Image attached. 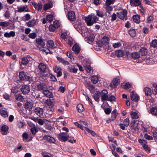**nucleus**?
I'll list each match as a JSON object with an SVG mask.
<instances>
[{"label": "nucleus", "instance_id": "41", "mask_svg": "<svg viewBox=\"0 0 157 157\" xmlns=\"http://www.w3.org/2000/svg\"><path fill=\"white\" fill-rule=\"evenodd\" d=\"M115 100L116 98L114 96L112 95L108 94L107 99L106 101L112 102L115 101Z\"/></svg>", "mask_w": 157, "mask_h": 157}, {"label": "nucleus", "instance_id": "34", "mask_svg": "<svg viewBox=\"0 0 157 157\" xmlns=\"http://www.w3.org/2000/svg\"><path fill=\"white\" fill-rule=\"evenodd\" d=\"M100 95V92L99 91H96L94 96V99L96 101H98Z\"/></svg>", "mask_w": 157, "mask_h": 157}, {"label": "nucleus", "instance_id": "30", "mask_svg": "<svg viewBox=\"0 0 157 157\" xmlns=\"http://www.w3.org/2000/svg\"><path fill=\"white\" fill-rule=\"evenodd\" d=\"M138 124L139 123L137 121H133L131 123L132 128L134 129L138 128Z\"/></svg>", "mask_w": 157, "mask_h": 157}, {"label": "nucleus", "instance_id": "47", "mask_svg": "<svg viewBox=\"0 0 157 157\" xmlns=\"http://www.w3.org/2000/svg\"><path fill=\"white\" fill-rule=\"evenodd\" d=\"M154 20L153 14L151 13V15L149 16L147 19V23H150L151 22Z\"/></svg>", "mask_w": 157, "mask_h": 157}, {"label": "nucleus", "instance_id": "56", "mask_svg": "<svg viewBox=\"0 0 157 157\" xmlns=\"http://www.w3.org/2000/svg\"><path fill=\"white\" fill-rule=\"evenodd\" d=\"M3 97L6 100L10 101V96L6 93H5L3 95Z\"/></svg>", "mask_w": 157, "mask_h": 157}, {"label": "nucleus", "instance_id": "55", "mask_svg": "<svg viewBox=\"0 0 157 157\" xmlns=\"http://www.w3.org/2000/svg\"><path fill=\"white\" fill-rule=\"evenodd\" d=\"M143 147L144 150L146 151H147L148 152H150V147H148L147 145L145 144H143Z\"/></svg>", "mask_w": 157, "mask_h": 157}, {"label": "nucleus", "instance_id": "7", "mask_svg": "<svg viewBox=\"0 0 157 157\" xmlns=\"http://www.w3.org/2000/svg\"><path fill=\"white\" fill-rule=\"evenodd\" d=\"M36 40L35 42L36 43V45L40 48L42 47L43 48H44V46H45V43L44 40Z\"/></svg>", "mask_w": 157, "mask_h": 157}, {"label": "nucleus", "instance_id": "23", "mask_svg": "<svg viewBox=\"0 0 157 157\" xmlns=\"http://www.w3.org/2000/svg\"><path fill=\"white\" fill-rule=\"evenodd\" d=\"M15 33L14 31H11L9 33L6 32L4 34L5 37L7 38H9L11 37H13L15 36Z\"/></svg>", "mask_w": 157, "mask_h": 157}, {"label": "nucleus", "instance_id": "63", "mask_svg": "<svg viewBox=\"0 0 157 157\" xmlns=\"http://www.w3.org/2000/svg\"><path fill=\"white\" fill-rule=\"evenodd\" d=\"M115 0H106V4L108 6L113 4L114 3Z\"/></svg>", "mask_w": 157, "mask_h": 157}, {"label": "nucleus", "instance_id": "25", "mask_svg": "<svg viewBox=\"0 0 157 157\" xmlns=\"http://www.w3.org/2000/svg\"><path fill=\"white\" fill-rule=\"evenodd\" d=\"M119 80L118 79H114L113 83L111 84L112 87L115 88L119 84Z\"/></svg>", "mask_w": 157, "mask_h": 157}, {"label": "nucleus", "instance_id": "22", "mask_svg": "<svg viewBox=\"0 0 157 157\" xmlns=\"http://www.w3.org/2000/svg\"><path fill=\"white\" fill-rule=\"evenodd\" d=\"M38 68L40 71L44 72L46 70V65L42 63H41L39 64Z\"/></svg>", "mask_w": 157, "mask_h": 157}, {"label": "nucleus", "instance_id": "29", "mask_svg": "<svg viewBox=\"0 0 157 157\" xmlns=\"http://www.w3.org/2000/svg\"><path fill=\"white\" fill-rule=\"evenodd\" d=\"M98 81V78L97 75H93L91 77V82L94 84H96Z\"/></svg>", "mask_w": 157, "mask_h": 157}, {"label": "nucleus", "instance_id": "27", "mask_svg": "<svg viewBox=\"0 0 157 157\" xmlns=\"http://www.w3.org/2000/svg\"><path fill=\"white\" fill-rule=\"evenodd\" d=\"M67 69L70 72L73 73H76L78 71V68H75L74 65L68 66Z\"/></svg>", "mask_w": 157, "mask_h": 157}, {"label": "nucleus", "instance_id": "50", "mask_svg": "<svg viewBox=\"0 0 157 157\" xmlns=\"http://www.w3.org/2000/svg\"><path fill=\"white\" fill-rule=\"evenodd\" d=\"M85 130L88 132L89 133H90L93 136H95L96 135L95 133L93 131H92L89 128H87L86 127H84Z\"/></svg>", "mask_w": 157, "mask_h": 157}, {"label": "nucleus", "instance_id": "32", "mask_svg": "<svg viewBox=\"0 0 157 157\" xmlns=\"http://www.w3.org/2000/svg\"><path fill=\"white\" fill-rule=\"evenodd\" d=\"M57 59L59 61L61 62L64 65H69V63L68 61L65 60L63 58L59 57H57Z\"/></svg>", "mask_w": 157, "mask_h": 157}, {"label": "nucleus", "instance_id": "58", "mask_svg": "<svg viewBox=\"0 0 157 157\" xmlns=\"http://www.w3.org/2000/svg\"><path fill=\"white\" fill-rule=\"evenodd\" d=\"M131 86V84L127 82L123 86V88L125 89H127L130 88Z\"/></svg>", "mask_w": 157, "mask_h": 157}, {"label": "nucleus", "instance_id": "35", "mask_svg": "<svg viewBox=\"0 0 157 157\" xmlns=\"http://www.w3.org/2000/svg\"><path fill=\"white\" fill-rule=\"evenodd\" d=\"M118 114V113L117 112V110L116 109L112 111L111 113V119H112V121H114L116 119V117L117 116Z\"/></svg>", "mask_w": 157, "mask_h": 157}, {"label": "nucleus", "instance_id": "60", "mask_svg": "<svg viewBox=\"0 0 157 157\" xmlns=\"http://www.w3.org/2000/svg\"><path fill=\"white\" fill-rule=\"evenodd\" d=\"M129 119L128 118H126L125 119L124 121V124L126 127H127L128 126L129 123Z\"/></svg>", "mask_w": 157, "mask_h": 157}, {"label": "nucleus", "instance_id": "15", "mask_svg": "<svg viewBox=\"0 0 157 157\" xmlns=\"http://www.w3.org/2000/svg\"><path fill=\"white\" fill-rule=\"evenodd\" d=\"M43 139L44 140L50 143H54L56 142V140L54 138L48 136L44 135L43 137Z\"/></svg>", "mask_w": 157, "mask_h": 157}, {"label": "nucleus", "instance_id": "13", "mask_svg": "<svg viewBox=\"0 0 157 157\" xmlns=\"http://www.w3.org/2000/svg\"><path fill=\"white\" fill-rule=\"evenodd\" d=\"M46 46L48 48H55L56 47L52 40H48L47 42Z\"/></svg>", "mask_w": 157, "mask_h": 157}, {"label": "nucleus", "instance_id": "45", "mask_svg": "<svg viewBox=\"0 0 157 157\" xmlns=\"http://www.w3.org/2000/svg\"><path fill=\"white\" fill-rule=\"evenodd\" d=\"M29 60L26 57H24L22 58L21 64L23 65H26L29 62Z\"/></svg>", "mask_w": 157, "mask_h": 157}, {"label": "nucleus", "instance_id": "31", "mask_svg": "<svg viewBox=\"0 0 157 157\" xmlns=\"http://www.w3.org/2000/svg\"><path fill=\"white\" fill-rule=\"evenodd\" d=\"M139 52L141 56H144L147 54V50L146 48H142L140 49Z\"/></svg>", "mask_w": 157, "mask_h": 157}, {"label": "nucleus", "instance_id": "3", "mask_svg": "<svg viewBox=\"0 0 157 157\" xmlns=\"http://www.w3.org/2000/svg\"><path fill=\"white\" fill-rule=\"evenodd\" d=\"M127 13L128 12L126 10L124 9L122 12L117 13V16L121 20H124L125 19V20H126L127 19Z\"/></svg>", "mask_w": 157, "mask_h": 157}, {"label": "nucleus", "instance_id": "14", "mask_svg": "<svg viewBox=\"0 0 157 157\" xmlns=\"http://www.w3.org/2000/svg\"><path fill=\"white\" fill-rule=\"evenodd\" d=\"M131 98L132 101H137L139 98V96L137 94H135V92L132 91L130 94Z\"/></svg>", "mask_w": 157, "mask_h": 157}, {"label": "nucleus", "instance_id": "18", "mask_svg": "<svg viewBox=\"0 0 157 157\" xmlns=\"http://www.w3.org/2000/svg\"><path fill=\"white\" fill-rule=\"evenodd\" d=\"M9 129L8 127L6 125H3L1 128L0 132L3 135H6L7 134L6 132Z\"/></svg>", "mask_w": 157, "mask_h": 157}, {"label": "nucleus", "instance_id": "37", "mask_svg": "<svg viewBox=\"0 0 157 157\" xmlns=\"http://www.w3.org/2000/svg\"><path fill=\"white\" fill-rule=\"evenodd\" d=\"M150 113L152 115L156 116L157 117V108L152 107L150 109Z\"/></svg>", "mask_w": 157, "mask_h": 157}, {"label": "nucleus", "instance_id": "9", "mask_svg": "<svg viewBox=\"0 0 157 157\" xmlns=\"http://www.w3.org/2000/svg\"><path fill=\"white\" fill-rule=\"evenodd\" d=\"M19 77L20 80H28L30 78L29 76H27L25 72L23 71L20 72L19 73Z\"/></svg>", "mask_w": 157, "mask_h": 157}, {"label": "nucleus", "instance_id": "54", "mask_svg": "<svg viewBox=\"0 0 157 157\" xmlns=\"http://www.w3.org/2000/svg\"><path fill=\"white\" fill-rule=\"evenodd\" d=\"M150 45L154 48L157 47V40H152L150 43Z\"/></svg>", "mask_w": 157, "mask_h": 157}, {"label": "nucleus", "instance_id": "1", "mask_svg": "<svg viewBox=\"0 0 157 157\" xmlns=\"http://www.w3.org/2000/svg\"><path fill=\"white\" fill-rule=\"evenodd\" d=\"M99 19V18L94 14L88 15L85 17L84 19L85 22L88 26L93 25L94 24L97 23Z\"/></svg>", "mask_w": 157, "mask_h": 157}, {"label": "nucleus", "instance_id": "53", "mask_svg": "<svg viewBox=\"0 0 157 157\" xmlns=\"http://www.w3.org/2000/svg\"><path fill=\"white\" fill-rule=\"evenodd\" d=\"M131 115L133 119H136L139 117L137 113L135 112H132L131 113Z\"/></svg>", "mask_w": 157, "mask_h": 157}, {"label": "nucleus", "instance_id": "51", "mask_svg": "<svg viewBox=\"0 0 157 157\" xmlns=\"http://www.w3.org/2000/svg\"><path fill=\"white\" fill-rule=\"evenodd\" d=\"M85 69L86 71L88 73H90L92 70V67L89 65H86L85 67Z\"/></svg>", "mask_w": 157, "mask_h": 157}, {"label": "nucleus", "instance_id": "61", "mask_svg": "<svg viewBox=\"0 0 157 157\" xmlns=\"http://www.w3.org/2000/svg\"><path fill=\"white\" fill-rule=\"evenodd\" d=\"M144 137L148 140H152L153 139V137L151 136L148 135L147 134H145L144 135Z\"/></svg>", "mask_w": 157, "mask_h": 157}, {"label": "nucleus", "instance_id": "57", "mask_svg": "<svg viewBox=\"0 0 157 157\" xmlns=\"http://www.w3.org/2000/svg\"><path fill=\"white\" fill-rule=\"evenodd\" d=\"M28 135L26 132L22 134L23 139L24 141H27L28 139Z\"/></svg>", "mask_w": 157, "mask_h": 157}, {"label": "nucleus", "instance_id": "49", "mask_svg": "<svg viewBox=\"0 0 157 157\" xmlns=\"http://www.w3.org/2000/svg\"><path fill=\"white\" fill-rule=\"evenodd\" d=\"M0 113L1 116L4 117H6L8 116V113L5 110H2L0 111Z\"/></svg>", "mask_w": 157, "mask_h": 157}, {"label": "nucleus", "instance_id": "11", "mask_svg": "<svg viewBox=\"0 0 157 157\" xmlns=\"http://www.w3.org/2000/svg\"><path fill=\"white\" fill-rule=\"evenodd\" d=\"M64 134V133H60L58 136V138L59 140L62 141H66L68 139V138H69V136L68 135L67 136H64L63 135V134Z\"/></svg>", "mask_w": 157, "mask_h": 157}, {"label": "nucleus", "instance_id": "2", "mask_svg": "<svg viewBox=\"0 0 157 157\" xmlns=\"http://www.w3.org/2000/svg\"><path fill=\"white\" fill-rule=\"evenodd\" d=\"M47 88V86L46 84L44 82H39L37 83L35 86V89L38 91H43Z\"/></svg>", "mask_w": 157, "mask_h": 157}, {"label": "nucleus", "instance_id": "43", "mask_svg": "<svg viewBox=\"0 0 157 157\" xmlns=\"http://www.w3.org/2000/svg\"><path fill=\"white\" fill-rule=\"evenodd\" d=\"M105 40H98L96 41L97 44L99 47L102 46L103 45H105V43L104 41Z\"/></svg>", "mask_w": 157, "mask_h": 157}, {"label": "nucleus", "instance_id": "19", "mask_svg": "<svg viewBox=\"0 0 157 157\" xmlns=\"http://www.w3.org/2000/svg\"><path fill=\"white\" fill-rule=\"evenodd\" d=\"M60 37L62 39H70L72 38L67 35V32H62L61 33Z\"/></svg>", "mask_w": 157, "mask_h": 157}, {"label": "nucleus", "instance_id": "20", "mask_svg": "<svg viewBox=\"0 0 157 157\" xmlns=\"http://www.w3.org/2000/svg\"><path fill=\"white\" fill-rule=\"evenodd\" d=\"M43 93L47 97L51 98L52 97V92L46 89H45L43 92Z\"/></svg>", "mask_w": 157, "mask_h": 157}, {"label": "nucleus", "instance_id": "59", "mask_svg": "<svg viewBox=\"0 0 157 157\" xmlns=\"http://www.w3.org/2000/svg\"><path fill=\"white\" fill-rule=\"evenodd\" d=\"M36 36V35L35 33H30L29 35V36L31 39H34Z\"/></svg>", "mask_w": 157, "mask_h": 157}, {"label": "nucleus", "instance_id": "52", "mask_svg": "<svg viewBox=\"0 0 157 157\" xmlns=\"http://www.w3.org/2000/svg\"><path fill=\"white\" fill-rule=\"evenodd\" d=\"M1 26L2 27H6L9 26L10 23L8 22L7 21H1Z\"/></svg>", "mask_w": 157, "mask_h": 157}, {"label": "nucleus", "instance_id": "6", "mask_svg": "<svg viewBox=\"0 0 157 157\" xmlns=\"http://www.w3.org/2000/svg\"><path fill=\"white\" fill-rule=\"evenodd\" d=\"M21 90L22 93L24 94L29 93L30 90V87L29 86L27 85H23L21 88Z\"/></svg>", "mask_w": 157, "mask_h": 157}, {"label": "nucleus", "instance_id": "42", "mask_svg": "<svg viewBox=\"0 0 157 157\" xmlns=\"http://www.w3.org/2000/svg\"><path fill=\"white\" fill-rule=\"evenodd\" d=\"M128 33L130 36L132 37H135L136 35L135 30L133 29H130L128 31Z\"/></svg>", "mask_w": 157, "mask_h": 157}, {"label": "nucleus", "instance_id": "8", "mask_svg": "<svg viewBox=\"0 0 157 157\" xmlns=\"http://www.w3.org/2000/svg\"><path fill=\"white\" fill-rule=\"evenodd\" d=\"M130 2L132 6L135 7L140 6L141 4L140 0H130Z\"/></svg>", "mask_w": 157, "mask_h": 157}, {"label": "nucleus", "instance_id": "44", "mask_svg": "<svg viewBox=\"0 0 157 157\" xmlns=\"http://www.w3.org/2000/svg\"><path fill=\"white\" fill-rule=\"evenodd\" d=\"M131 56L133 59H137L140 57V54L137 52H133L131 54Z\"/></svg>", "mask_w": 157, "mask_h": 157}, {"label": "nucleus", "instance_id": "48", "mask_svg": "<svg viewBox=\"0 0 157 157\" xmlns=\"http://www.w3.org/2000/svg\"><path fill=\"white\" fill-rule=\"evenodd\" d=\"M96 12V16H97L99 17H103L105 16V13L102 12L99 10H97Z\"/></svg>", "mask_w": 157, "mask_h": 157}, {"label": "nucleus", "instance_id": "24", "mask_svg": "<svg viewBox=\"0 0 157 157\" xmlns=\"http://www.w3.org/2000/svg\"><path fill=\"white\" fill-rule=\"evenodd\" d=\"M24 106L25 108L29 111H30L32 109L33 107L32 103L29 102H26Z\"/></svg>", "mask_w": 157, "mask_h": 157}, {"label": "nucleus", "instance_id": "4", "mask_svg": "<svg viewBox=\"0 0 157 157\" xmlns=\"http://www.w3.org/2000/svg\"><path fill=\"white\" fill-rule=\"evenodd\" d=\"M108 94L107 91L106 90H103L100 92V95L101 96L102 101L107 100L108 95Z\"/></svg>", "mask_w": 157, "mask_h": 157}, {"label": "nucleus", "instance_id": "28", "mask_svg": "<svg viewBox=\"0 0 157 157\" xmlns=\"http://www.w3.org/2000/svg\"><path fill=\"white\" fill-rule=\"evenodd\" d=\"M44 103L45 105L48 106L49 108L52 107L53 106V104L50 99L46 100Z\"/></svg>", "mask_w": 157, "mask_h": 157}, {"label": "nucleus", "instance_id": "40", "mask_svg": "<svg viewBox=\"0 0 157 157\" xmlns=\"http://www.w3.org/2000/svg\"><path fill=\"white\" fill-rule=\"evenodd\" d=\"M76 108L78 111L80 113L82 112L84 109L83 105L81 104H78Z\"/></svg>", "mask_w": 157, "mask_h": 157}, {"label": "nucleus", "instance_id": "64", "mask_svg": "<svg viewBox=\"0 0 157 157\" xmlns=\"http://www.w3.org/2000/svg\"><path fill=\"white\" fill-rule=\"evenodd\" d=\"M30 130L32 133L34 135H35L37 132L36 128L35 127H33Z\"/></svg>", "mask_w": 157, "mask_h": 157}, {"label": "nucleus", "instance_id": "38", "mask_svg": "<svg viewBox=\"0 0 157 157\" xmlns=\"http://www.w3.org/2000/svg\"><path fill=\"white\" fill-rule=\"evenodd\" d=\"M52 3H46L44 5V6L43 7V9L44 10L46 11L48 9L52 8Z\"/></svg>", "mask_w": 157, "mask_h": 157}, {"label": "nucleus", "instance_id": "5", "mask_svg": "<svg viewBox=\"0 0 157 157\" xmlns=\"http://www.w3.org/2000/svg\"><path fill=\"white\" fill-rule=\"evenodd\" d=\"M68 18L70 21H74L76 20L75 13L72 11H70L67 13Z\"/></svg>", "mask_w": 157, "mask_h": 157}, {"label": "nucleus", "instance_id": "62", "mask_svg": "<svg viewBox=\"0 0 157 157\" xmlns=\"http://www.w3.org/2000/svg\"><path fill=\"white\" fill-rule=\"evenodd\" d=\"M56 29L58 28L60 26L59 22L58 21H54L53 25H52Z\"/></svg>", "mask_w": 157, "mask_h": 157}, {"label": "nucleus", "instance_id": "39", "mask_svg": "<svg viewBox=\"0 0 157 157\" xmlns=\"http://www.w3.org/2000/svg\"><path fill=\"white\" fill-rule=\"evenodd\" d=\"M115 54L118 57H122L124 55V52L121 50H117L115 52Z\"/></svg>", "mask_w": 157, "mask_h": 157}, {"label": "nucleus", "instance_id": "36", "mask_svg": "<svg viewBox=\"0 0 157 157\" xmlns=\"http://www.w3.org/2000/svg\"><path fill=\"white\" fill-rule=\"evenodd\" d=\"M140 16L139 15L136 14L133 16V19L135 22L137 24L140 23Z\"/></svg>", "mask_w": 157, "mask_h": 157}, {"label": "nucleus", "instance_id": "21", "mask_svg": "<svg viewBox=\"0 0 157 157\" xmlns=\"http://www.w3.org/2000/svg\"><path fill=\"white\" fill-rule=\"evenodd\" d=\"M144 92L145 95L147 96H150L151 94V90L148 87H146L144 89Z\"/></svg>", "mask_w": 157, "mask_h": 157}, {"label": "nucleus", "instance_id": "17", "mask_svg": "<svg viewBox=\"0 0 157 157\" xmlns=\"http://www.w3.org/2000/svg\"><path fill=\"white\" fill-rule=\"evenodd\" d=\"M17 11L21 13L22 12H29V10L27 6H24L18 9Z\"/></svg>", "mask_w": 157, "mask_h": 157}, {"label": "nucleus", "instance_id": "10", "mask_svg": "<svg viewBox=\"0 0 157 157\" xmlns=\"http://www.w3.org/2000/svg\"><path fill=\"white\" fill-rule=\"evenodd\" d=\"M86 87L89 89L90 92L92 93H93L95 91V87L90 82L87 83Z\"/></svg>", "mask_w": 157, "mask_h": 157}, {"label": "nucleus", "instance_id": "46", "mask_svg": "<svg viewBox=\"0 0 157 157\" xmlns=\"http://www.w3.org/2000/svg\"><path fill=\"white\" fill-rule=\"evenodd\" d=\"M46 18L47 21L50 22L53 20V16L51 14L47 15L46 16Z\"/></svg>", "mask_w": 157, "mask_h": 157}, {"label": "nucleus", "instance_id": "12", "mask_svg": "<svg viewBox=\"0 0 157 157\" xmlns=\"http://www.w3.org/2000/svg\"><path fill=\"white\" fill-rule=\"evenodd\" d=\"M35 112L39 116L42 117L43 116V109L39 107H37L35 109Z\"/></svg>", "mask_w": 157, "mask_h": 157}, {"label": "nucleus", "instance_id": "16", "mask_svg": "<svg viewBox=\"0 0 157 157\" xmlns=\"http://www.w3.org/2000/svg\"><path fill=\"white\" fill-rule=\"evenodd\" d=\"M72 49L76 54L79 53L80 51V48L79 46L77 44V43L73 45L72 48Z\"/></svg>", "mask_w": 157, "mask_h": 157}, {"label": "nucleus", "instance_id": "33", "mask_svg": "<svg viewBox=\"0 0 157 157\" xmlns=\"http://www.w3.org/2000/svg\"><path fill=\"white\" fill-rule=\"evenodd\" d=\"M36 21L34 19H33L31 21L26 22V24L29 27H32L33 26L36 24Z\"/></svg>", "mask_w": 157, "mask_h": 157}, {"label": "nucleus", "instance_id": "26", "mask_svg": "<svg viewBox=\"0 0 157 157\" xmlns=\"http://www.w3.org/2000/svg\"><path fill=\"white\" fill-rule=\"evenodd\" d=\"M14 96L15 99L17 101H23L24 99L23 97L22 96L21 94H15Z\"/></svg>", "mask_w": 157, "mask_h": 157}]
</instances>
